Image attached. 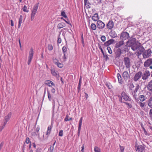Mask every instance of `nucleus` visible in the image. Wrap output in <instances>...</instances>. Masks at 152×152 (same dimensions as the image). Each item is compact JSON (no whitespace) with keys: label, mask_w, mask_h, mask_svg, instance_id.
Wrapping results in <instances>:
<instances>
[{"label":"nucleus","mask_w":152,"mask_h":152,"mask_svg":"<svg viewBox=\"0 0 152 152\" xmlns=\"http://www.w3.org/2000/svg\"><path fill=\"white\" fill-rule=\"evenodd\" d=\"M25 142L27 144L29 143L30 142V139L28 137H27L26 138Z\"/></svg>","instance_id":"obj_55"},{"label":"nucleus","mask_w":152,"mask_h":152,"mask_svg":"<svg viewBox=\"0 0 152 152\" xmlns=\"http://www.w3.org/2000/svg\"><path fill=\"white\" fill-rule=\"evenodd\" d=\"M69 116L68 115H67L66 116V117L64 119V121H69Z\"/></svg>","instance_id":"obj_57"},{"label":"nucleus","mask_w":152,"mask_h":152,"mask_svg":"<svg viewBox=\"0 0 152 152\" xmlns=\"http://www.w3.org/2000/svg\"><path fill=\"white\" fill-rule=\"evenodd\" d=\"M142 73L140 71H139L137 72L135 74L133 80L134 81L136 82L141 77L142 75Z\"/></svg>","instance_id":"obj_10"},{"label":"nucleus","mask_w":152,"mask_h":152,"mask_svg":"<svg viewBox=\"0 0 152 152\" xmlns=\"http://www.w3.org/2000/svg\"><path fill=\"white\" fill-rule=\"evenodd\" d=\"M53 125L51 123V125H49L48 127L47 131L45 132V134L47 136V137L50 133L51 129L53 128Z\"/></svg>","instance_id":"obj_16"},{"label":"nucleus","mask_w":152,"mask_h":152,"mask_svg":"<svg viewBox=\"0 0 152 152\" xmlns=\"http://www.w3.org/2000/svg\"><path fill=\"white\" fill-rule=\"evenodd\" d=\"M114 42V40L113 39H110L106 42L105 43V44L106 45L108 46L113 43Z\"/></svg>","instance_id":"obj_28"},{"label":"nucleus","mask_w":152,"mask_h":152,"mask_svg":"<svg viewBox=\"0 0 152 152\" xmlns=\"http://www.w3.org/2000/svg\"><path fill=\"white\" fill-rule=\"evenodd\" d=\"M41 148H39L37 149L36 152H41Z\"/></svg>","instance_id":"obj_61"},{"label":"nucleus","mask_w":152,"mask_h":152,"mask_svg":"<svg viewBox=\"0 0 152 152\" xmlns=\"http://www.w3.org/2000/svg\"><path fill=\"white\" fill-rule=\"evenodd\" d=\"M81 77H80L79 80V83L78 85V92H79L80 91V88H81Z\"/></svg>","instance_id":"obj_34"},{"label":"nucleus","mask_w":152,"mask_h":152,"mask_svg":"<svg viewBox=\"0 0 152 152\" xmlns=\"http://www.w3.org/2000/svg\"><path fill=\"white\" fill-rule=\"evenodd\" d=\"M124 103L126 105H127L128 106V107H129V108H131L132 107V105L129 103L126 102H124Z\"/></svg>","instance_id":"obj_48"},{"label":"nucleus","mask_w":152,"mask_h":152,"mask_svg":"<svg viewBox=\"0 0 152 152\" xmlns=\"http://www.w3.org/2000/svg\"><path fill=\"white\" fill-rule=\"evenodd\" d=\"M51 92L52 94H54L56 92V90L54 88H52L51 89Z\"/></svg>","instance_id":"obj_53"},{"label":"nucleus","mask_w":152,"mask_h":152,"mask_svg":"<svg viewBox=\"0 0 152 152\" xmlns=\"http://www.w3.org/2000/svg\"><path fill=\"white\" fill-rule=\"evenodd\" d=\"M39 3L36 4L34 5L32 11L31 20L32 21L34 19V16L37 13V10L38 9Z\"/></svg>","instance_id":"obj_2"},{"label":"nucleus","mask_w":152,"mask_h":152,"mask_svg":"<svg viewBox=\"0 0 152 152\" xmlns=\"http://www.w3.org/2000/svg\"><path fill=\"white\" fill-rule=\"evenodd\" d=\"M145 146L144 145H135V149L137 151L142 152L145 148Z\"/></svg>","instance_id":"obj_6"},{"label":"nucleus","mask_w":152,"mask_h":152,"mask_svg":"<svg viewBox=\"0 0 152 152\" xmlns=\"http://www.w3.org/2000/svg\"><path fill=\"white\" fill-rule=\"evenodd\" d=\"M148 105L151 108H152V96L151 97L148 101Z\"/></svg>","instance_id":"obj_29"},{"label":"nucleus","mask_w":152,"mask_h":152,"mask_svg":"<svg viewBox=\"0 0 152 152\" xmlns=\"http://www.w3.org/2000/svg\"><path fill=\"white\" fill-rule=\"evenodd\" d=\"M129 37V34L128 33L126 32H123L121 34L120 37L121 39L123 40H126L128 39Z\"/></svg>","instance_id":"obj_5"},{"label":"nucleus","mask_w":152,"mask_h":152,"mask_svg":"<svg viewBox=\"0 0 152 152\" xmlns=\"http://www.w3.org/2000/svg\"><path fill=\"white\" fill-rule=\"evenodd\" d=\"M140 88V86L138 84H137L136 85V88L134 89V91H137Z\"/></svg>","instance_id":"obj_45"},{"label":"nucleus","mask_w":152,"mask_h":152,"mask_svg":"<svg viewBox=\"0 0 152 152\" xmlns=\"http://www.w3.org/2000/svg\"><path fill=\"white\" fill-rule=\"evenodd\" d=\"M63 135V132L62 130H61L59 132L58 135L59 136L62 137Z\"/></svg>","instance_id":"obj_42"},{"label":"nucleus","mask_w":152,"mask_h":152,"mask_svg":"<svg viewBox=\"0 0 152 152\" xmlns=\"http://www.w3.org/2000/svg\"><path fill=\"white\" fill-rule=\"evenodd\" d=\"M52 104H53V110H54L55 109V101L54 99H52Z\"/></svg>","instance_id":"obj_46"},{"label":"nucleus","mask_w":152,"mask_h":152,"mask_svg":"<svg viewBox=\"0 0 152 152\" xmlns=\"http://www.w3.org/2000/svg\"><path fill=\"white\" fill-rule=\"evenodd\" d=\"M107 50L110 54H111L112 53V51L110 47H108L107 48Z\"/></svg>","instance_id":"obj_41"},{"label":"nucleus","mask_w":152,"mask_h":152,"mask_svg":"<svg viewBox=\"0 0 152 152\" xmlns=\"http://www.w3.org/2000/svg\"><path fill=\"white\" fill-rule=\"evenodd\" d=\"M45 84L49 87L54 86L55 85L54 83L53 82L49 80H45Z\"/></svg>","instance_id":"obj_15"},{"label":"nucleus","mask_w":152,"mask_h":152,"mask_svg":"<svg viewBox=\"0 0 152 152\" xmlns=\"http://www.w3.org/2000/svg\"><path fill=\"white\" fill-rule=\"evenodd\" d=\"M118 97L120 98L119 101L121 102H122V97L120 95L118 96Z\"/></svg>","instance_id":"obj_59"},{"label":"nucleus","mask_w":152,"mask_h":152,"mask_svg":"<svg viewBox=\"0 0 152 152\" xmlns=\"http://www.w3.org/2000/svg\"><path fill=\"white\" fill-rule=\"evenodd\" d=\"M117 77L118 79L119 83L121 84L122 82V79L121 76L119 73H118L117 74Z\"/></svg>","instance_id":"obj_32"},{"label":"nucleus","mask_w":152,"mask_h":152,"mask_svg":"<svg viewBox=\"0 0 152 152\" xmlns=\"http://www.w3.org/2000/svg\"><path fill=\"white\" fill-rule=\"evenodd\" d=\"M11 116L12 113L10 112L7 115L5 116L4 117V124L1 127V130L3 129L5 127L7 122L9 121Z\"/></svg>","instance_id":"obj_3"},{"label":"nucleus","mask_w":152,"mask_h":152,"mask_svg":"<svg viewBox=\"0 0 152 152\" xmlns=\"http://www.w3.org/2000/svg\"><path fill=\"white\" fill-rule=\"evenodd\" d=\"M150 73L149 71L146 70L144 73L142 75V79L144 80H146L150 76Z\"/></svg>","instance_id":"obj_11"},{"label":"nucleus","mask_w":152,"mask_h":152,"mask_svg":"<svg viewBox=\"0 0 152 152\" xmlns=\"http://www.w3.org/2000/svg\"><path fill=\"white\" fill-rule=\"evenodd\" d=\"M96 25L97 28L99 29L103 28L105 26V24L100 20L97 21Z\"/></svg>","instance_id":"obj_9"},{"label":"nucleus","mask_w":152,"mask_h":152,"mask_svg":"<svg viewBox=\"0 0 152 152\" xmlns=\"http://www.w3.org/2000/svg\"><path fill=\"white\" fill-rule=\"evenodd\" d=\"M151 50L149 49L147 50H145L142 54V56L144 58H148L151 55Z\"/></svg>","instance_id":"obj_7"},{"label":"nucleus","mask_w":152,"mask_h":152,"mask_svg":"<svg viewBox=\"0 0 152 152\" xmlns=\"http://www.w3.org/2000/svg\"><path fill=\"white\" fill-rule=\"evenodd\" d=\"M114 26V24L112 20H110L107 24L106 26L107 29L111 30L113 28Z\"/></svg>","instance_id":"obj_12"},{"label":"nucleus","mask_w":152,"mask_h":152,"mask_svg":"<svg viewBox=\"0 0 152 152\" xmlns=\"http://www.w3.org/2000/svg\"><path fill=\"white\" fill-rule=\"evenodd\" d=\"M64 56L63 57V58L64 61H65L66 59V56L65 53H63Z\"/></svg>","instance_id":"obj_60"},{"label":"nucleus","mask_w":152,"mask_h":152,"mask_svg":"<svg viewBox=\"0 0 152 152\" xmlns=\"http://www.w3.org/2000/svg\"><path fill=\"white\" fill-rule=\"evenodd\" d=\"M61 42V38L60 37V36H59V37H58V40H57V43L58 44H60Z\"/></svg>","instance_id":"obj_50"},{"label":"nucleus","mask_w":152,"mask_h":152,"mask_svg":"<svg viewBox=\"0 0 152 152\" xmlns=\"http://www.w3.org/2000/svg\"><path fill=\"white\" fill-rule=\"evenodd\" d=\"M152 64V59L149 58L145 61L144 64V66L145 67H147Z\"/></svg>","instance_id":"obj_13"},{"label":"nucleus","mask_w":152,"mask_h":152,"mask_svg":"<svg viewBox=\"0 0 152 152\" xmlns=\"http://www.w3.org/2000/svg\"><path fill=\"white\" fill-rule=\"evenodd\" d=\"M23 21V16L22 15H20V16L19 18V19L18 20V28H19L21 26V24L22 23Z\"/></svg>","instance_id":"obj_25"},{"label":"nucleus","mask_w":152,"mask_h":152,"mask_svg":"<svg viewBox=\"0 0 152 152\" xmlns=\"http://www.w3.org/2000/svg\"><path fill=\"white\" fill-rule=\"evenodd\" d=\"M136 41V39L133 38L128 42L130 43L131 49L134 51L137 50L138 55H140L143 52L145 49L141 45L140 43H137Z\"/></svg>","instance_id":"obj_1"},{"label":"nucleus","mask_w":152,"mask_h":152,"mask_svg":"<svg viewBox=\"0 0 152 152\" xmlns=\"http://www.w3.org/2000/svg\"><path fill=\"white\" fill-rule=\"evenodd\" d=\"M91 28L93 30H95L96 28V25L94 23H92L91 25Z\"/></svg>","instance_id":"obj_37"},{"label":"nucleus","mask_w":152,"mask_h":152,"mask_svg":"<svg viewBox=\"0 0 152 152\" xmlns=\"http://www.w3.org/2000/svg\"><path fill=\"white\" fill-rule=\"evenodd\" d=\"M48 50H52L53 49V46L51 44H49L48 45Z\"/></svg>","instance_id":"obj_40"},{"label":"nucleus","mask_w":152,"mask_h":152,"mask_svg":"<svg viewBox=\"0 0 152 152\" xmlns=\"http://www.w3.org/2000/svg\"><path fill=\"white\" fill-rule=\"evenodd\" d=\"M107 2H110L111 3L114 2L115 0H105Z\"/></svg>","instance_id":"obj_58"},{"label":"nucleus","mask_w":152,"mask_h":152,"mask_svg":"<svg viewBox=\"0 0 152 152\" xmlns=\"http://www.w3.org/2000/svg\"><path fill=\"white\" fill-rule=\"evenodd\" d=\"M51 72L52 75L55 77H59V75L57 71H56L55 69L54 68L51 69Z\"/></svg>","instance_id":"obj_17"},{"label":"nucleus","mask_w":152,"mask_h":152,"mask_svg":"<svg viewBox=\"0 0 152 152\" xmlns=\"http://www.w3.org/2000/svg\"><path fill=\"white\" fill-rule=\"evenodd\" d=\"M115 54L117 57H119L121 55L122 52L120 48L118 49L115 52Z\"/></svg>","instance_id":"obj_23"},{"label":"nucleus","mask_w":152,"mask_h":152,"mask_svg":"<svg viewBox=\"0 0 152 152\" xmlns=\"http://www.w3.org/2000/svg\"><path fill=\"white\" fill-rule=\"evenodd\" d=\"M48 97V100L51 101L52 100L53 95L49 91H47Z\"/></svg>","instance_id":"obj_24"},{"label":"nucleus","mask_w":152,"mask_h":152,"mask_svg":"<svg viewBox=\"0 0 152 152\" xmlns=\"http://www.w3.org/2000/svg\"><path fill=\"white\" fill-rule=\"evenodd\" d=\"M138 104L141 108H142L145 106V103L144 102H139Z\"/></svg>","instance_id":"obj_36"},{"label":"nucleus","mask_w":152,"mask_h":152,"mask_svg":"<svg viewBox=\"0 0 152 152\" xmlns=\"http://www.w3.org/2000/svg\"><path fill=\"white\" fill-rule=\"evenodd\" d=\"M31 135L33 137H34L37 136V134L35 132H33L31 133Z\"/></svg>","instance_id":"obj_51"},{"label":"nucleus","mask_w":152,"mask_h":152,"mask_svg":"<svg viewBox=\"0 0 152 152\" xmlns=\"http://www.w3.org/2000/svg\"><path fill=\"white\" fill-rule=\"evenodd\" d=\"M55 64H56L58 67L60 68H62L64 66L63 64L59 62L58 61L57 62L55 63Z\"/></svg>","instance_id":"obj_31"},{"label":"nucleus","mask_w":152,"mask_h":152,"mask_svg":"<svg viewBox=\"0 0 152 152\" xmlns=\"http://www.w3.org/2000/svg\"><path fill=\"white\" fill-rule=\"evenodd\" d=\"M139 99L140 102H144L146 99L145 96L143 95H140L139 96Z\"/></svg>","instance_id":"obj_27"},{"label":"nucleus","mask_w":152,"mask_h":152,"mask_svg":"<svg viewBox=\"0 0 152 152\" xmlns=\"http://www.w3.org/2000/svg\"><path fill=\"white\" fill-rule=\"evenodd\" d=\"M40 130V127L39 126H38L35 129V132L38 133Z\"/></svg>","instance_id":"obj_52"},{"label":"nucleus","mask_w":152,"mask_h":152,"mask_svg":"<svg viewBox=\"0 0 152 152\" xmlns=\"http://www.w3.org/2000/svg\"><path fill=\"white\" fill-rule=\"evenodd\" d=\"M120 148V152H124V148L123 146H121L120 145H119Z\"/></svg>","instance_id":"obj_44"},{"label":"nucleus","mask_w":152,"mask_h":152,"mask_svg":"<svg viewBox=\"0 0 152 152\" xmlns=\"http://www.w3.org/2000/svg\"><path fill=\"white\" fill-rule=\"evenodd\" d=\"M122 76L125 80H127L129 77L128 72L127 71L124 72L123 73Z\"/></svg>","instance_id":"obj_19"},{"label":"nucleus","mask_w":152,"mask_h":152,"mask_svg":"<svg viewBox=\"0 0 152 152\" xmlns=\"http://www.w3.org/2000/svg\"><path fill=\"white\" fill-rule=\"evenodd\" d=\"M137 91H134L132 92V95L133 96V97L135 99L137 97Z\"/></svg>","instance_id":"obj_33"},{"label":"nucleus","mask_w":152,"mask_h":152,"mask_svg":"<svg viewBox=\"0 0 152 152\" xmlns=\"http://www.w3.org/2000/svg\"><path fill=\"white\" fill-rule=\"evenodd\" d=\"M61 16H63L64 18H67V16L66 15V14L65 13V12H64L63 11L61 12Z\"/></svg>","instance_id":"obj_43"},{"label":"nucleus","mask_w":152,"mask_h":152,"mask_svg":"<svg viewBox=\"0 0 152 152\" xmlns=\"http://www.w3.org/2000/svg\"><path fill=\"white\" fill-rule=\"evenodd\" d=\"M121 96L125 101H131V99L123 91L122 92Z\"/></svg>","instance_id":"obj_14"},{"label":"nucleus","mask_w":152,"mask_h":152,"mask_svg":"<svg viewBox=\"0 0 152 152\" xmlns=\"http://www.w3.org/2000/svg\"><path fill=\"white\" fill-rule=\"evenodd\" d=\"M62 50L63 53H65L67 51V48L66 47L64 46L62 48Z\"/></svg>","instance_id":"obj_38"},{"label":"nucleus","mask_w":152,"mask_h":152,"mask_svg":"<svg viewBox=\"0 0 152 152\" xmlns=\"http://www.w3.org/2000/svg\"><path fill=\"white\" fill-rule=\"evenodd\" d=\"M34 55V50L32 48H31L30 49V51L29 52V56L28 57V64H30L31 60L33 58Z\"/></svg>","instance_id":"obj_4"},{"label":"nucleus","mask_w":152,"mask_h":152,"mask_svg":"<svg viewBox=\"0 0 152 152\" xmlns=\"http://www.w3.org/2000/svg\"><path fill=\"white\" fill-rule=\"evenodd\" d=\"M106 85L109 89H111L112 88V86L110 84V83L109 84V85L108 84V83L106 84Z\"/></svg>","instance_id":"obj_56"},{"label":"nucleus","mask_w":152,"mask_h":152,"mask_svg":"<svg viewBox=\"0 0 152 152\" xmlns=\"http://www.w3.org/2000/svg\"><path fill=\"white\" fill-rule=\"evenodd\" d=\"M149 115L150 117L152 118V108H151L149 110Z\"/></svg>","instance_id":"obj_49"},{"label":"nucleus","mask_w":152,"mask_h":152,"mask_svg":"<svg viewBox=\"0 0 152 152\" xmlns=\"http://www.w3.org/2000/svg\"><path fill=\"white\" fill-rule=\"evenodd\" d=\"M147 88L149 91H152V80L148 83Z\"/></svg>","instance_id":"obj_22"},{"label":"nucleus","mask_w":152,"mask_h":152,"mask_svg":"<svg viewBox=\"0 0 152 152\" xmlns=\"http://www.w3.org/2000/svg\"><path fill=\"white\" fill-rule=\"evenodd\" d=\"M10 22H11V26H14V23H13V21L12 20H10Z\"/></svg>","instance_id":"obj_63"},{"label":"nucleus","mask_w":152,"mask_h":152,"mask_svg":"<svg viewBox=\"0 0 152 152\" xmlns=\"http://www.w3.org/2000/svg\"><path fill=\"white\" fill-rule=\"evenodd\" d=\"M134 88V85L132 84H131L130 85V86H129V89L130 90H132L133 88Z\"/></svg>","instance_id":"obj_54"},{"label":"nucleus","mask_w":152,"mask_h":152,"mask_svg":"<svg viewBox=\"0 0 152 152\" xmlns=\"http://www.w3.org/2000/svg\"><path fill=\"white\" fill-rule=\"evenodd\" d=\"M110 36L113 38H115L117 36V34L114 31H111L110 33Z\"/></svg>","instance_id":"obj_30"},{"label":"nucleus","mask_w":152,"mask_h":152,"mask_svg":"<svg viewBox=\"0 0 152 152\" xmlns=\"http://www.w3.org/2000/svg\"><path fill=\"white\" fill-rule=\"evenodd\" d=\"M82 149L81 150V151L82 152H84V145H83L82 146Z\"/></svg>","instance_id":"obj_62"},{"label":"nucleus","mask_w":152,"mask_h":152,"mask_svg":"<svg viewBox=\"0 0 152 152\" xmlns=\"http://www.w3.org/2000/svg\"><path fill=\"white\" fill-rule=\"evenodd\" d=\"M124 62L127 68H129L130 67V61L129 58L127 57L124 58Z\"/></svg>","instance_id":"obj_8"},{"label":"nucleus","mask_w":152,"mask_h":152,"mask_svg":"<svg viewBox=\"0 0 152 152\" xmlns=\"http://www.w3.org/2000/svg\"><path fill=\"white\" fill-rule=\"evenodd\" d=\"M123 40H121L117 43L115 45V47L116 48H118L124 44Z\"/></svg>","instance_id":"obj_18"},{"label":"nucleus","mask_w":152,"mask_h":152,"mask_svg":"<svg viewBox=\"0 0 152 152\" xmlns=\"http://www.w3.org/2000/svg\"><path fill=\"white\" fill-rule=\"evenodd\" d=\"M92 19L94 21H97L99 19L98 14L97 13L94 14L92 17Z\"/></svg>","instance_id":"obj_20"},{"label":"nucleus","mask_w":152,"mask_h":152,"mask_svg":"<svg viewBox=\"0 0 152 152\" xmlns=\"http://www.w3.org/2000/svg\"><path fill=\"white\" fill-rule=\"evenodd\" d=\"M85 5H87V6H88V7H90V5H91V4L88 2V1H87V4H85Z\"/></svg>","instance_id":"obj_64"},{"label":"nucleus","mask_w":152,"mask_h":152,"mask_svg":"<svg viewBox=\"0 0 152 152\" xmlns=\"http://www.w3.org/2000/svg\"><path fill=\"white\" fill-rule=\"evenodd\" d=\"M66 24L63 22H61L58 23L57 25V27L58 28H61L65 27Z\"/></svg>","instance_id":"obj_26"},{"label":"nucleus","mask_w":152,"mask_h":152,"mask_svg":"<svg viewBox=\"0 0 152 152\" xmlns=\"http://www.w3.org/2000/svg\"><path fill=\"white\" fill-rule=\"evenodd\" d=\"M22 10L24 12H29V10H28L27 9V7L25 5L22 8Z\"/></svg>","instance_id":"obj_39"},{"label":"nucleus","mask_w":152,"mask_h":152,"mask_svg":"<svg viewBox=\"0 0 152 152\" xmlns=\"http://www.w3.org/2000/svg\"><path fill=\"white\" fill-rule=\"evenodd\" d=\"M83 120V117H81L79 120V126L78 128V133H80V130L81 127L82 121Z\"/></svg>","instance_id":"obj_21"},{"label":"nucleus","mask_w":152,"mask_h":152,"mask_svg":"<svg viewBox=\"0 0 152 152\" xmlns=\"http://www.w3.org/2000/svg\"><path fill=\"white\" fill-rule=\"evenodd\" d=\"M101 40L102 42H104L106 40V37L104 36H102L101 37Z\"/></svg>","instance_id":"obj_47"},{"label":"nucleus","mask_w":152,"mask_h":152,"mask_svg":"<svg viewBox=\"0 0 152 152\" xmlns=\"http://www.w3.org/2000/svg\"><path fill=\"white\" fill-rule=\"evenodd\" d=\"M94 150L95 152H101L100 148L97 146L94 147Z\"/></svg>","instance_id":"obj_35"}]
</instances>
